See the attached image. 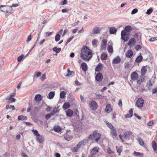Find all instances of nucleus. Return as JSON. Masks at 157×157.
<instances>
[{"mask_svg":"<svg viewBox=\"0 0 157 157\" xmlns=\"http://www.w3.org/2000/svg\"><path fill=\"white\" fill-rule=\"evenodd\" d=\"M116 148L117 152L119 153V154L120 155L122 151L121 147L120 146H116Z\"/></svg>","mask_w":157,"mask_h":157,"instance_id":"40","label":"nucleus"},{"mask_svg":"<svg viewBox=\"0 0 157 157\" xmlns=\"http://www.w3.org/2000/svg\"><path fill=\"white\" fill-rule=\"evenodd\" d=\"M52 32H46V33H45V35H46V36H50L52 33Z\"/></svg>","mask_w":157,"mask_h":157,"instance_id":"64","label":"nucleus"},{"mask_svg":"<svg viewBox=\"0 0 157 157\" xmlns=\"http://www.w3.org/2000/svg\"><path fill=\"white\" fill-rule=\"evenodd\" d=\"M108 51L109 53H112L113 52V48L111 45H109L108 47Z\"/></svg>","mask_w":157,"mask_h":157,"instance_id":"34","label":"nucleus"},{"mask_svg":"<svg viewBox=\"0 0 157 157\" xmlns=\"http://www.w3.org/2000/svg\"><path fill=\"white\" fill-rule=\"evenodd\" d=\"M146 67H147V66H143L141 69V73L143 75H144L147 72V69Z\"/></svg>","mask_w":157,"mask_h":157,"instance_id":"23","label":"nucleus"},{"mask_svg":"<svg viewBox=\"0 0 157 157\" xmlns=\"http://www.w3.org/2000/svg\"><path fill=\"white\" fill-rule=\"evenodd\" d=\"M156 92H157V88L155 87L152 90V93L154 94L156 93Z\"/></svg>","mask_w":157,"mask_h":157,"instance_id":"62","label":"nucleus"},{"mask_svg":"<svg viewBox=\"0 0 157 157\" xmlns=\"http://www.w3.org/2000/svg\"><path fill=\"white\" fill-rule=\"evenodd\" d=\"M89 138L90 139H94V132L93 133V134H91L89 135Z\"/></svg>","mask_w":157,"mask_h":157,"instance_id":"55","label":"nucleus"},{"mask_svg":"<svg viewBox=\"0 0 157 157\" xmlns=\"http://www.w3.org/2000/svg\"><path fill=\"white\" fill-rule=\"evenodd\" d=\"M131 78L133 81L136 80L138 77V75L136 72H132L130 75Z\"/></svg>","mask_w":157,"mask_h":157,"instance_id":"12","label":"nucleus"},{"mask_svg":"<svg viewBox=\"0 0 157 157\" xmlns=\"http://www.w3.org/2000/svg\"><path fill=\"white\" fill-rule=\"evenodd\" d=\"M144 78L143 77H141L140 78L137 80V83L139 84H140L141 83L144 82Z\"/></svg>","mask_w":157,"mask_h":157,"instance_id":"37","label":"nucleus"},{"mask_svg":"<svg viewBox=\"0 0 157 157\" xmlns=\"http://www.w3.org/2000/svg\"><path fill=\"white\" fill-rule=\"evenodd\" d=\"M89 107L91 110H95L98 107L97 104L95 101H91L89 103Z\"/></svg>","mask_w":157,"mask_h":157,"instance_id":"3","label":"nucleus"},{"mask_svg":"<svg viewBox=\"0 0 157 157\" xmlns=\"http://www.w3.org/2000/svg\"><path fill=\"white\" fill-rule=\"evenodd\" d=\"M133 55V52L131 49L128 50L125 53L126 56L127 58H131Z\"/></svg>","mask_w":157,"mask_h":157,"instance_id":"14","label":"nucleus"},{"mask_svg":"<svg viewBox=\"0 0 157 157\" xmlns=\"http://www.w3.org/2000/svg\"><path fill=\"white\" fill-rule=\"evenodd\" d=\"M152 146L154 151H156L157 150L156 143L155 140H153L152 143Z\"/></svg>","mask_w":157,"mask_h":157,"instance_id":"26","label":"nucleus"},{"mask_svg":"<svg viewBox=\"0 0 157 157\" xmlns=\"http://www.w3.org/2000/svg\"><path fill=\"white\" fill-rule=\"evenodd\" d=\"M103 68L102 64L101 63H99L95 68V71L97 72H99L101 71Z\"/></svg>","mask_w":157,"mask_h":157,"instance_id":"16","label":"nucleus"},{"mask_svg":"<svg viewBox=\"0 0 157 157\" xmlns=\"http://www.w3.org/2000/svg\"><path fill=\"white\" fill-rule=\"evenodd\" d=\"M53 128L55 131L58 132H60L62 130L61 128L59 126H54Z\"/></svg>","mask_w":157,"mask_h":157,"instance_id":"25","label":"nucleus"},{"mask_svg":"<svg viewBox=\"0 0 157 157\" xmlns=\"http://www.w3.org/2000/svg\"><path fill=\"white\" fill-rule=\"evenodd\" d=\"M138 10L137 9H134L132 10L131 12V14H134L138 12Z\"/></svg>","mask_w":157,"mask_h":157,"instance_id":"53","label":"nucleus"},{"mask_svg":"<svg viewBox=\"0 0 157 157\" xmlns=\"http://www.w3.org/2000/svg\"><path fill=\"white\" fill-rule=\"evenodd\" d=\"M110 133L113 139L115 140H117V132L115 128L111 129Z\"/></svg>","mask_w":157,"mask_h":157,"instance_id":"4","label":"nucleus"},{"mask_svg":"<svg viewBox=\"0 0 157 157\" xmlns=\"http://www.w3.org/2000/svg\"><path fill=\"white\" fill-rule=\"evenodd\" d=\"M92 51L89 48L86 46H83L81 51L80 57L82 59L88 61L92 57Z\"/></svg>","mask_w":157,"mask_h":157,"instance_id":"1","label":"nucleus"},{"mask_svg":"<svg viewBox=\"0 0 157 157\" xmlns=\"http://www.w3.org/2000/svg\"><path fill=\"white\" fill-rule=\"evenodd\" d=\"M132 30V28L129 25L126 26L125 27L124 30H122L121 32V39L123 40L124 41H127L129 39V32Z\"/></svg>","mask_w":157,"mask_h":157,"instance_id":"2","label":"nucleus"},{"mask_svg":"<svg viewBox=\"0 0 157 157\" xmlns=\"http://www.w3.org/2000/svg\"><path fill=\"white\" fill-rule=\"evenodd\" d=\"M131 133V132L128 131H125L123 132L124 139L126 141V140H129L130 135Z\"/></svg>","mask_w":157,"mask_h":157,"instance_id":"8","label":"nucleus"},{"mask_svg":"<svg viewBox=\"0 0 157 157\" xmlns=\"http://www.w3.org/2000/svg\"><path fill=\"white\" fill-rule=\"evenodd\" d=\"M31 39V35L30 34L29 36L27 38V39L26 40V42H28L30 41Z\"/></svg>","mask_w":157,"mask_h":157,"instance_id":"61","label":"nucleus"},{"mask_svg":"<svg viewBox=\"0 0 157 157\" xmlns=\"http://www.w3.org/2000/svg\"><path fill=\"white\" fill-rule=\"evenodd\" d=\"M117 31V29L114 27H111L109 29V33L111 34H115Z\"/></svg>","mask_w":157,"mask_h":157,"instance_id":"21","label":"nucleus"},{"mask_svg":"<svg viewBox=\"0 0 157 157\" xmlns=\"http://www.w3.org/2000/svg\"><path fill=\"white\" fill-rule=\"evenodd\" d=\"M18 119L19 120H26L27 119V117L26 116L21 115L18 116Z\"/></svg>","mask_w":157,"mask_h":157,"instance_id":"28","label":"nucleus"},{"mask_svg":"<svg viewBox=\"0 0 157 157\" xmlns=\"http://www.w3.org/2000/svg\"><path fill=\"white\" fill-rule=\"evenodd\" d=\"M46 78V75L45 74H43L41 77V80L42 81H43Z\"/></svg>","mask_w":157,"mask_h":157,"instance_id":"59","label":"nucleus"},{"mask_svg":"<svg viewBox=\"0 0 157 157\" xmlns=\"http://www.w3.org/2000/svg\"><path fill=\"white\" fill-rule=\"evenodd\" d=\"M153 85V84L151 82V81L150 80L147 83L146 86L150 90L151 89V86Z\"/></svg>","mask_w":157,"mask_h":157,"instance_id":"39","label":"nucleus"},{"mask_svg":"<svg viewBox=\"0 0 157 157\" xmlns=\"http://www.w3.org/2000/svg\"><path fill=\"white\" fill-rule=\"evenodd\" d=\"M51 115L50 113H48L45 116V118L47 120H48L51 117Z\"/></svg>","mask_w":157,"mask_h":157,"instance_id":"54","label":"nucleus"},{"mask_svg":"<svg viewBox=\"0 0 157 157\" xmlns=\"http://www.w3.org/2000/svg\"><path fill=\"white\" fill-rule=\"evenodd\" d=\"M136 43L135 39L134 38H132L129 40L128 45L130 46H133L135 45Z\"/></svg>","mask_w":157,"mask_h":157,"instance_id":"15","label":"nucleus"},{"mask_svg":"<svg viewBox=\"0 0 157 157\" xmlns=\"http://www.w3.org/2000/svg\"><path fill=\"white\" fill-rule=\"evenodd\" d=\"M24 55H21L20 56H19L17 58V61L18 62H20L21 61L22 58H23Z\"/></svg>","mask_w":157,"mask_h":157,"instance_id":"49","label":"nucleus"},{"mask_svg":"<svg viewBox=\"0 0 157 157\" xmlns=\"http://www.w3.org/2000/svg\"><path fill=\"white\" fill-rule=\"evenodd\" d=\"M36 141L40 143L43 144L44 142V139L43 136L40 135L39 136H37L36 137Z\"/></svg>","mask_w":157,"mask_h":157,"instance_id":"11","label":"nucleus"},{"mask_svg":"<svg viewBox=\"0 0 157 157\" xmlns=\"http://www.w3.org/2000/svg\"><path fill=\"white\" fill-rule=\"evenodd\" d=\"M79 22V21H77V22H75L74 23H73L71 25V26L72 27H75V26H76L78 23Z\"/></svg>","mask_w":157,"mask_h":157,"instance_id":"63","label":"nucleus"},{"mask_svg":"<svg viewBox=\"0 0 157 157\" xmlns=\"http://www.w3.org/2000/svg\"><path fill=\"white\" fill-rule=\"evenodd\" d=\"M121 61V59L119 56H117L115 57L113 60L112 63L115 64H118Z\"/></svg>","mask_w":157,"mask_h":157,"instance_id":"18","label":"nucleus"},{"mask_svg":"<svg viewBox=\"0 0 157 157\" xmlns=\"http://www.w3.org/2000/svg\"><path fill=\"white\" fill-rule=\"evenodd\" d=\"M79 149V148L77 146L76 147H74L72 148L71 149V150L73 152H77L78 151Z\"/></svg>","mask_w":157,"mask_h":157,"instance_id":"42","label":"nucleus"},{"mask_svg":"<svg viewBox=\"0 0 157 157\" xmlns=\"http://www.w3.org/2000/svg\"><path fill=\"white\" fill-rule=\"evenodd\" d=\"M60 35L59 34H57L55 37V40L56 41V42L60 40Z\"/></svg>","mask_w":157,"mask_h":157,"instance_id":"44","label":"nucleus"},{"mask_svg":"<svg viewBox=\"0 0 157 157\" xmlns=\"http://www.w3.org/2000/svg\"><path fill=\"white\" fill-rule=\"evenodd\" d=\"M34 98H42V96L40 94H38L35 96Z\"/></svg>","mask_w":157,"mask_h":157,"instance_id":"60","label":"nucleus"},{"mask_svg":"<svg viewBox=\"0 0 157 157\" xmlns=\"http://www.w3.org/2000/svg\"><path fill=\"white\" fill-rule=\"evenodd\" d=\"M81 67L83 71L86 72L87 70V66L85 63L83 62L82 63Z\"/></svg>","mask_w":157,"mask_h":157,"instance_id":"19","label":"nucleus"},{"mask_svg":"<svg viewBox=\"0 0 157 157\" xmlns=\"http://www.w3.org/2000/svg\"><path fill=\"white\" fill-rule=\"evenodd\" d=\"M141 48V46L140 45H137L135 47V49L136 51H139Z\"/></svg>","mask_w":157,"mask_h":157,"instance_id":"48","label":"nucleus"},{"mask_svg":"<svg viewBox=\"0 0 157 157\" xmlns=\"http://www.w3.org/2000/svg\"><path fill=\"white\" fill-rule=\"evenodd\" d=\"M130 64L128 62H127L125 63L124 65L125 68H128L129 67Z\"/></svg>","mask_w":157,"mask_h":157,"instance_id":"52","label":"nucleus"},{"mask_svg":"<svg viewBox=\"0 0 157 157\" xmlns=\"http://www.w3.org/2000/svg\"><path fill=\"white\" fill-rule=\"evenodd\" d=\"M102 44L101 45V50H105L106 49V47L107 43V41L106 40L103 39L102 40Z\"/></svg>","mask_w":157,"mask_h":157,"instance_id":"13","label":"nucleus"},{"mask_svg":"<svg viewBox=\"0 0 157 157\" xmlns=\"http://www.w3.org/2000/svg\"><path fill=\"white\" fill-rule=\"evenodd\" d=\"M112 110L111 105L109 104H108L106 105V108L105 109V111L107 113L110 112Z\"/></svg>","mask_w":157,"mask_h":157,"instance_id":"20","label":"nucleus"},{"mask_svg":"<svg viewBox=\"0 0 157 157\" xmlns=\"http://www.w3.org/2000/svg\"><path fill=\"white\" fill-rule=\"evenodd\" d=\"M67 3V0H64L61 2V5H65Z\"/></svg>","mask_w":157,"mask_h":157,"instance_id":"56","label":"nucleus"},{"mask_svg":"<svg viewBox=\"0 0 157 157\" xmlns=\"http://www.w3.org/2000/svg\"><path fill=\"white\" fill-rule=\"evenodd\" d=\"M142 56L141 55H139L136 58L135 62L137 63H139L142 60Z\"/></svg>","mask_w":157,"mask_h":157,"instance_id":"27","label":"nucleus"},{"mask_svg":"<svg viewBox=\"0 0 157 157\" xmlns=\"http://www.w3.org/2000/svg\"><path fill=\"white\" fill-rule=\"evenodd\" d=\"M97 40L96 39H94L93 41H92V45L93 46H95V47H97Z\"/></svg>","mask_w":157,"mask_h":157,"instance_id":"45","label":"nucleus"},{"mask_svg":"<svg viewBox=\"0 0 157 157\" xmlns=\"http://www.w3.org/2000/svg\"><path fill=\"white\" fill-rule=\"evenodd\" d=\"M119 136L120 139H121V140L123 142L126 141L124 139V137L123 138V136H122L121 135H120Z\"/></svg>","mask_w":157,"mask_h":157,"instance_id":"58","label":"nucleus"},{"mask_svg":"<svg viewBox=\"0 0 157 157\" xmlns=\"http://www.w3.org/2000/svg\"><path fill=\"white\" fill-rule=\"evenodd\" d=\"M144 101L143 99H138L136 103V105L137 106L140 108L143 106Z\"/></svg>","mask_w":157,"mask_h":157,"instance_id":"6","label":"nucleus"},{"mask_svg":"<svg viewBox=\"0 0 157 157\" xmlns=\"http://www.w3.org/2000/svg\"><path fill=\"white\" fill-rule=\"evenodd\" d=\"M95 80L98 82L101 81L103 78L102 74L100 72H99L97 74L95 77Z\"/></svg>","mask_w":157,"mask_h":157,"instance_id":"10","label":"nucleus"},{"mask_svg":"<svg viewBox=\"0 0 157 157\" xmlns=\"http://www.w3.org/2000/svg\"><path fill=\"white\" fill-rule=\"evenodd\" d=\"M19 5L18 4H13L11 6H6V5H1L0 6V8H3L4 7H9L10 8H12V7H16L19 6Z\"/></svg>","mask_w":157,"mask_h":157,"instance_id":"24","label":"nucleus"},{"mask_svg":"<svg viewBox=\"0 0 157 157\" xmlns=\"http://www.w3.org/2000/svg\"><path fill=\"white\" fill-rule=\"evenodd\" d=\"M149 41L150 42H153L155 40H157V37H154L151 38L149 40Z\"/></svg>","mask_w":157,"mask_h":157,"instance_id":"50","label":"nucleus"},{"mask_svg":"<svg viewBox=\"0 0 157 157\" xmlns=\"http://www.w3.org/2000/svg\"><path fill=\"white\" fill-rule=\"evenodd\" d=\"M52 50L54 52H55L56 53H59L60 52L61 50V48H58L57 47H55L53 48Z\"/></svg>","mask_w":157,"mask_h":157,"instance_id":"29","label":"nucleus"},{"mask_svg":"<svg viewBox=\"0 0 157 157\" xmlns=\"http://www.w3.org/2000/svg\"><path fill=\"white\" fill-rule=\"evenodd\" d=\"M153 10V9L152 8H150L149 9L147 10L146 12V14L148 15L151 14V13L152 12Z\"/></svg>","mask_w":157,"mask_h":157,"instance_id":"46","label":"nucleus"},{"mask_svg":"<svg viewBox=\"0 0 157 157\" xmlns=\"http://www.w3.org/2000/svg\"><path fill=\"white\" fill-rule=\"evenodd\" d=\"M74 37V36H72V37L69 38L67 40V41L66 42L65 45H67V44L72 40Z\"/></svg>","mask_w":157,"mask_h":157,"instance_id":"47","label":"nucleus"},{"mask_svg":"<svg viewBox=\"0 0 157 157\" xmlns=\"http://www.w3.org/2000/svg\"><path fill=\"white\" fill-rule=\"evenodd\" d=\"M106 124L107 125L108 127L110 129L114 128L113 125L110 123L107 122H106Z\"/></svg>","mask_w":157,"mask_h":157,"instance_id":"38","label":"nucleus"},{"mask_svg":"<svg viewBox=\"0 0 157 157\" xmlns=\"http://www.w3.org/2000/svg\"><path fill=\"white\" fill-rule=\"evenodd\" d=\"M70 105L69 102H65L63 105V108L65 109H67L69 108Z\"/></svg>","mask_w":157,"mask_h":157,"instance_id":"31","label":"nucleus"},{"mask_svg":"<svg viewBox=\"0 0 157 157\" xmlns=\"http://www.w3.org/2000/svg\"><path fill=\"white\" fill-rule=\"evenodd\" d=\"M138 142L139 144L143 147H146V144L144 143V142L142 139L140 137H139L137 139Z\"/></svg>","mask_w":157,"mask_h":157,"instance_id":"17","label":"nucleus"},{"mask_svg":"<svg viewBox=\"0 0 157 157\" xmlns=\"http://www.w3.org/2000/svg\"><path fill=\"white\" fill-rule=\"evenodd\" d=\"M68 73L66 75V76L69 77L71 76L72 74L74 73V72L73 71H71L69 69L67 70Z\"/></svg>","mask_w":157,"mask_h":157,"instance_id":"41","label":"nucleus"},{"mask_svg":"<svg viewBox=\"0 0 157 157\" xmlns=\"http://www.w3.org/2000/svg\"><path fill=\"white\" fill-rule=\"evenodd\" d=\"M154 124L153 121H150L148 122L147 123L148 126H151Z\"/></svg>","mask_w":157,"mask_h":157,"instance_id":"51","label":"nucleus"},{"mask_svg":"<svg viewBox=\"0 0 157 157\" xmlns=\"http://www.w3.org/2000/svg\"><path fill=\"white\" fill-rule=\"evenodd\" d=\"M57 112V109L56 108H55L51 111L50 114L52 115H53Z\"/></svg>","mask_w":157,"mask_h":157,"instance_id":"43","label":"nucleus"},{"mask_svg":"<svg viewBox=\"0 0 157 157\" xmlns=\"http://www.w3.org/2000/svg\"><path fill=\"white\" fill-rule=\"evenodd\" d=\"M94 139L97 142H98V140L101 138V134L98 133L96 130L94 132Z\"/></svg>","mask_w":157,"mask_h":157,"instance_id":"9","label":"nucleus"},{"mask_svg":"<svg viewBox=\"0 0 157 157\" xmlns=\"http://www.w3.org/2000/svg\"><path fill=\"white\" fill-rule=\"evenodd\" d=\"M100 31V29L99 27L94 28L93 30V33L94 34H96L98 33Z\"/></svg>","mask_w":157,"mask_h":157,"instance_id":"32","label":"nucleus"},{"mask_svg":"<svg viewBox=\"0 0 157 157\" xmlns=\"http://www.w3.org/2000/svg\"><path fill=\"white\" fill-rule=\"evenodd\" d=\"M100 148L97 147H94L90 151V154L91 155H95L99 151Z\"/></svg>","mask_w":157,"mask_h":157,"instance_id":"7","label":"nucleus"},{"mask_svg":"<svg viewBox=\"0 0 157 157\" xmlns=\"http://www.w3.org/2000/svg\"><path fill=\"white\" fill-rule=\"evenodd\" d=\"M107 56L105 54H102L101 56V59L102 60H106L107 58Z\"/></svg>","mask_w":157,"mask_h":157,"instance_id":"33","label":"nucleus"},{"mask_svg":"<svg viewBox=\"0 0 157 157\" xmlns=\"http://www.w3.org/2000/svg\"><path fill=\"white\" fill-rule=\"evenodd\" d=\"M32 132L34 135L36 136V137L37 136H39V135H40L38 133V131L36 130L33 129L32 130Z\"/></svg>","mask_w":157,"mask_h":157,"instance_id":"35","label":"nucleus"},{"mask_svg":"<svg viewBox=\"0 0 157 157\" xmlns=\"http://www.w3.org/2000/svg\"><path fill=\"white\" fill-rule=\"evenodd\" d=\"M55 94L54 91L50 92L48 94V97L47 96L48 98H53Z\"/></svg>","mask_w":157,"mask_h":157,"instance_id":"30","label":"nucleus"},{"mask_svg":"<svg viewBox=\"0 0 157 157\" xmlns=\"http://www.w3.org/2000/svg\"><path fill=\"white\" fill-rule=\"evenodd\" d=\"M66 113L67 116L71 117L72 116L73 112L71 109H68L66 111Z\"/></svg>","mask_w":157,"mask_h":157,"instance_id":"22","label":"nucleus"},{"mask_svg":"<svg viewBox=\"0 0 157 157\" xmlns=\"http://www.w3.org/2000/svg\"><path fill=\"white\" fill-rule=\"evenodd\" d=\"M15 93H13L12 94H10V96L8 97V98H13V97L15 96Z\"/></svg>","mask_w":157,"mask_h":157,"instance_id":"57","label":"nucleus"},{"mask_svg":"<svg viewBox=\"0 0 157 157\" xmlns=\"http://www.w3.org/2000/svg\"><path fill=\"white\" fill-rule=\"evenodd\" d=\"M66 93L64 91H61L60 94V98H64L65 96Z\"/></svg>","mask_w":157,"mask_h":157,"instance_id":"36","label":"nucleus"},{"mask_svg":"<svg viewBox=\"0 0 157 157\" xmlns=\"http://www.w3.org/2000/svg\"><path fill=\"white\" fill-rule=\"evenodd\" d=\"M88 142V139H85L80 142L77 144V147L79 149L82 146H85L86 144Z\"/></svg>","mask_w":157,"mask_h":157,"instance_id":"5","label":"nucleus"}]
</instances>
